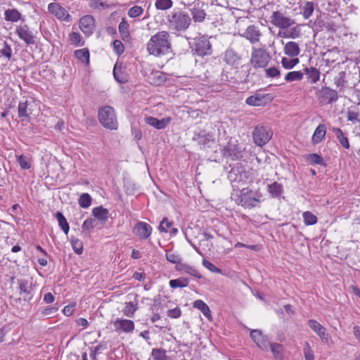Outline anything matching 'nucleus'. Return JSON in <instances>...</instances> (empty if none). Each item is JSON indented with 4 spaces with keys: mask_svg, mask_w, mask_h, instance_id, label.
Masks as SVG:
<instances>
[{
    "mask_svg": "<svg viewBox=\"0 0 360 360\" xmlns=\"http://www.w3.org/2000/svg\"><path fill=\"white\" fill-rule=\"evenodd\" d=\"M98 119L101 125L108 129L116 130L118 127L115 109L110 105H105L98 109Z\"/></svg>",
    "mask_w": 360,
    "mask_h": 360,
    "instance_id": "3",
    "label": "nucleus"
},
{
    "mask_svg": "<svg viewBox=\"0 0 360 360\" xmlns=\"http://www.w3.org/2000/svg\"><path fill=\"white\" fill-rule=\"evenodd\" d=\"M202 265L206 269H207L210 271H211L212 273H216V274H221V270L220 269H219L214 264H213L212 262H210V261H208V260H207L205 259H204L202 260Z\"/></svg>",
    "mask_w": 360,
    "mask_h": 360,
    "instance_id": "59",
    "label": "nucleus"
},
{
    "mask_svg": "<svg viewBox=\"0 0 360 360\" xmlns=\"http://www.w3.org/2000/svg\"><path fill=\"white\" fill-rule=\"evenodd\" d=\"M250 337L261 349L264 351L268 349L269 342L260 330H252L250 332Z\"/></svg>",
    "mask_w": 360,
    "mask_h": 360,
    "instance_id": "19",
    "label": "nucleus"
},
{
    "mask_svg": "<svg viewBox=\"0 0 360 360\" xmlns=\"http://www.w3.org/2000/svg\"><path fill=\"white\" fill-rule=\"evenodd\" d=\"M16 161L22 169H29L31 167L30 159L23 155H16Z\"/></svg>",
    "mask_w": 360,
    "mask_h": 360,
    "instance_id": "47",
    "label": "nucleus"
},
{
    "mask_svg": "<svg viewBox=\"0 0 360 360\" xmlns=\"http://www.w3.org/2000/svg\"><path fill=\"white\" fill-rule=\"evenodd\" d=\"M193 307L199 309L209 321H212V316L211 311L208 305L204 301L197 300L193 303Z\"/></svg>",
    "mask_w": 360,
    "mask_h": 360,
    "instance_id": "28",
    "label": "nucleus"
},
{
    "mask_svg": "<svg viewBox=\"0 0 360 360\" xmlns=\"http://www.w3.org/2000/svg\"><path fill=\"white\" fill-rule=\"evenodd\" d=\"M302 218L306 226H312L317 223L318 219L315 214L310 211L302 213Z\"/></svg>",
    "mask_w": 360,
    "mask_h": 360,
    "instance_id": "42",
    "label": "nucleus"
},
{
    "mask_svg": "<svg viewBox=\"0 0 360 360\" xmlns=\"http://www.w3.org/2000/svg\"><path fill=\"white\" fill-rule=\"evenodd\" d=\"M92 214L96 219H98L103 223H105L108 219L109 211L108 209L104 208L103 206H98L93 208Z\"/></svg>",
    "mask_w": 360,
    "mask_h": 360,
    "instance_id": "30",
    "label": "nucleus"
},
{
    "mask_svg": "<svg viewBox=\"0 0 360 360\" xmlns=\"http://www.w3.org/2000/svg\"><path fill=\"white\" fill-rule=\"evenodd\" d=\"M338 98L336 91L328 87H322L318 95V100L321 105L330 104Z\"/></svg>",
    "mask_w": 360,
    "mask_h": 360,
    "instance_id": "14",
    "label": "nucleus"
},
{
    "mask_svg": "<svg viewBox=\"0 0 360 360\" xmlns=\"http://www.w3.org/2000/svg\"><path fill=\"white\" fill-rule=\"evenodd\" d=\"M48 11L60 21L70 22L72 20L66 8L58 2L50 3L48 5Z\"/></svg>",
    "mask_w": 360,
    "mask_h": 360,
    "instance_id": "8",
    "label": "nucleus"
},
{
    "mask_svg": "<svg viewBox=\"0 0 360 360\" xmlns=\"http://www.w3.org/2000/svg\"><path fill=\"white\" fill-rule=\"evenodd\" d=\"M172 225V221H169L167 217H164L161 221L158 229L160 232H169L173 235H176L178 233V229L176 228H172L170 230Z\"/></svg>",
    "mask_w": 360,
    "mask_h": 360,
    "instance_id": "35",
    "label": "nucleus"
},
{
    "mask_svg": "<svg viewBox=\"0 0 360 360\" xmlns=\"http://www.w3.org/2000/svg\"><path fill=\"white\" fill-rule=\"evenodd\" d=\"M151 356L153 360H169L166 354V350L163 349L154 348L151 352Z\"/></svg>",
    "mask_w": 360,
    "mask_h": 360,
    "instance_id": "45",
    "label": "nucleus"
},
{
    "mask_svg": "<svg viewBox=\"0 0 360 360\" xmlns=\"http://www.w3.org/2000/svg\"><path fill=\"white\" fill-rule=\"evenodd\" d=\"M172 118L166 117L161 120L152 116H147L145 117V122L147 124L153 127L156 129H164L171 122Z\"/></svg>",
    "mask_w": 360,
    "mask_h": 360,
    "instance_id": "18",
    "label": "nucleus"
},
{
    "mask_svg": "<svg viewBox=\"0 0 360 360\" xmlns=\"http://www.w3.org/2000/svg\"><path fill=\"white\" fill-rule=\"evenodd\" d=\"M169 27L176 31H184L190 25L191 19L183 11H174L168 16Z\"/></svg>",
    "mask_w": 360,
    "mask_h": 360,
    "instance_id": "4",
    "label": "nucleus"
},
{
    "mask_svg": "<svg viewBox=\"0 0 360 360\" xmlns=\"http://www.w3.org/2000/svg\"><path fill=\"white\" fill-rule=\"evenodd\" d=\"M283 51L288 57L297 58L300 53V49L297 42L290 41L285 44Z\"/></svg>",
    "mask_w": 360,
    "mask_h": 360,
    "instance_id": "22",
    "label": "nucleus"
},
{
    "mask_svg": "<svg viewBox=\"0 0 360 360\" xmlns=\"http://www.w3.org/2000/svg\"><path fill=\"white\" fill-rule=\"evenodd\" d=\"M304 70L311 84H315L319 80L321 72L317 68L314 67L305 68Z\"/></svg>",
    "mask_w": 360,
    "mask_h": 360,
    "instance_id": "33",
    "label": "nucleus"
},
{
    "mask_svg": "<svg viewBox=\"0 0 360 360\" xmlns=\"http://www.w3.org/2000/svg\"><path fill=\"white\" fill-rule=\"evenodd\" d=\"M18 117L21 119V121H30V114L32 113L30 108H29V103L27 101L20 102L18 106Z\"/></svg>",
    "mask_w": 360,
    "mask_h": 360,
    "instance_id": "23",
    "label": "nucleus"
},
{
    "mask_svg": "<svg viewBox=\"0 0 360 360\" xmlns=\"http://www.w3.org/2000/svg\"><path fill=\"white\" fill-rule=\"evenodd\" d=\"M139 309L138 300L134 302H127L124 303V307L122 309L123 314L128 318H133L136 311Z\"/></svg>",
    "mask_w": 360,
    "mask_h": 360,
    "instance_id": "25",
    "label": "nucleus"
},
{
    "mask_svg": "<svg viewBox=\"0 0 360 360\" xmlns=\"http://www.w3.org/2000/svg\"><path fill=\"white\" fill-rule=\"evenodd\" d=\"M191 13L193 18V20L195 22H202L206 16L205 11L198 4L195 5L191 10Z\"/></svg>",
    "mask_w": 360,
    "mask_h": 360,
    "instance_id": "29",
    "label": "nucleus"
},
{
    "mask_svg": "<svg viewBox=\"0 0 360 360\" xmlns=\"http://www.w3.org/2000/svg\"><path fill=\"white\" fill-rule=\"evenodd\" d=\"M143 8L140 6H134L128 10L127 15L129 18H135L141 15Z\"/></svg>",
    "mask_w": 360,
    "mask_h": 360,
    "instance_id": "53",
    "label": "nucleus"
},
{
    "mask_svg": "<svg viewBox=\"0 0 360 360\" xmlns=\"http://www.w3.org/2000/svg\"><path fill=\"white\" fill-rule=\"evenodd\" d=\"M56 218L58 220L59 226L63 231L65 234L67 235L70 230V226H69L65 217L61 212H57L56 214Z\"/></svg>",
    "mask_w": 360,
    "mask_h": 360,
    "instance_id": "40",
    "label": "nucleus"
},
{
    "mask_svg": "<svg viewBox=\"0 0 360 360\" xmlns=\"http://www.w3.org/2000/svg\"><path fill=\"white\" fill-rule=\"evenodd\" d=\"M79 27L85 36H91L96 28L95 18L91 15H85L79 19Z\"/></svg>",
    "mask_w": 360,
    "mask_h": 360,
    "instance_id": "12",
    "label": "nucleus"
},
{
    "mask_svg": "<svg viewBox=\"0 0 360 360\" xmlns=\"http://www.w3.org/2000/svg\"><path fill=\"white\" fill-rule=\"evenodd\" d=\"M188 279L184 277L170 280L169 283V286L174 289L177 288H186L188 285Z\"/></svg>",
    "mask_w": 360,
    "mask_h": 360,
    "instance_id": "41",
    "label": "nucleus"
},
{
    "mask_svg": "<svg viewBox=\"0 0 360 360\" xmlns=\"http://www.w3.org/2000/svg\"><path fill=\"white\" fill-rule=\"evenodd\" d=\"M165 256L167 260L172 264L179 265L181 263V259L180 255L174 252L167 251Z\"/></svg>",
    "mask_w": 360,
    "mask_h": 360,
    "instance_id": "51",
    "label": "nucleus"
},
{
    "mask_svg": "<svg viewBox=\"0 0 360 360\" xmlns=\"http://www.w3.org/2000/svg\"><path fill=\"white\" fill-rule=\"evenodd\" d=\"M155 6L158 10L165 11L171 8L173 2L172 0H156Z\"/></svg>",
    "mask_w": 360,
    "mask_h": 360,
    "instance_id": "50",
    "label": "nucleus"
},
{
    "mask_svg": "<svg viewBox=\"0 0 360 360\" xmlns=\"http://www.w3.org/2000/svg\"><path fill=\"white\" fill-rule=\"evenodd\" d=\"M308 326L309 328L316 333V335L322 340H328V333L326 329L320 323L315 319H309L308 321Z\"/></svg>",
    "mask_w": 360,
    "mask_h": 360,
    "instance_id": "20",
    "label": "nucleus"
},
{
    "mask_svg": "<svg viewBox=\"0 0 360 360\" xmlns=\"http://www.w3.org/2000/svg\"><path fill=\"white\" fill-rule=\"evenodd\" d=\"M269 347L276 359L283 360L284 359V347L279 343H269Z\"/></svg>",
    "mask_w": 360,
    "mask_h": 360,
    "instance_id": "34",
    "label": "nucleus"
},
{
    "mask_svg": "<svg viewBox=\"0 0 360 360\" xmlns=\"http://www.w3.org/2000/svg\"><path fill=\"white\" fill-rule=\"evenodd\" d=\"M271 22L276 27L287 29L294 24V20L285 17L280 11H274L270 17Z\"/></svg>",
    "mask_w": 360,
    "mask_h": 360,
    "instance_id": "13",
    "label": "nucleus"
},
{
    "mask_svg": "<svg viewBox=\"0 0 360 360\" xmlns=\"http://www.w3.org/2000/svg\"><path fill=\"white\" fill-rule=\"evenodd\" d=\"M176 271H182L195 278H201L202 275L198 271V269H196L194 266L186 264H179V265H176L175 267Z\"/></svg>",
    "mask_w": 360,
    "mask_h": 360,
    "instance_id": "26",
    "label": "nucleus"
},
{
    "mask_svg": "<svg viewBox=\"0 0 360 360\" xmlns=\"http://www.w3.org/2000/svg\"><path fill=\"white\" fill-rule=\"evenodd\" d=\"M113 51L117 56H120L124 53V47L120 40H114L112 42Z\"/></svg>",
    "mask_w": 360,
    "mask_h": 360,
    "instance_id": "58",
    "label": "nucleus"
},
{
    "mask_svg": "<svg viewBox=\"0 0 360 360\" xmlns=\"http://www.w3.org/2000/svg\"><path fill=\"white\" fill-rule=\"evenodd\" d=\"M0 55L6 57L8 60L11 58L12 49L6 41L4 42L3 48L0 49Z\"/></svg>",
    "mask_w": 360,
    "mask_h": 360,
    "instance_id": "57",
    "label": "nucleus"
},
{
    "mask_svg": "<svg viewBox=\"0 0 360 360\" xmlns=\"http://www.w3.org/2000/svg\"><path fill=\"white\" fill-rule=\"evenodd\" d=\"M224 61L229 65L237 67L241 61V56L233 49H227L224 53Z\"/></svg>",
    "mask_w": 360,
    "mask_h": 360,
    "instance_id": "21",
    "label": "nucleus"
},
{
    "mask_svg": "<svg viewBox=\"0 0 360 360\" xmlns=\"http://www.w3.org/2000/svg\"><path fill=\"white\" fill-rule=\"evenodd\" d=\"M304 75L301 71H292L288 72L285 76V80L288 82L294 81H301Z\"/></svg>",
    "mask_w": 360,
    "mask_h": 360,
    "instance_id": "46",
    "label": "nucleus"
},
{
    "mask_svg": "<svg viewBox=\"0 0 360 360\" xmlns=\"http://www.w3.org/2000/svg\"><path fill=\"white\" fill-rule=\"evenodd\" d=\"M332 130L341 146L346 149H349L350 147L349 142L347 137L345 136L342 130L337 127H333Z\"/></svg>",
    "mask_w": 360,
    "mask_h": 360,
    "instance_id": "36",
    "label": "nucleus"
},
{
    "mask_svg": "<svg viewBox=\"0 0 360 360\" xmlns=\"http://www.w3.org/2000/svg\"><path fill=\"white\" fill-rule=\"evenodd\" d=\"M265 76L268 78H278L281 75V70L277 67H270L265 69Z\"/></svg>",
    "mask_w": 360,
    "mask_h": 360,
    "instance_id": "54",
    "label": "nucleus"
},
{
    "mask_svg": "<svg viewBox=\"0 0 360 360\" xmlns=\"http://www.w3.org/2000/svg\"><path fill=\"white\" fill-rule=\"evenodd\" d=\"M271 56L264 48L252 47L250 64L254 69L266 68L270 61Z\"/></svg>",
    "mask_w": 360,
    "mask_h": 360,
    "instance_id": "5",
    "label": "nucleus"
},
{
    "mask_svg": "<svg viewBox=\"0 0 360 360\" xmlns=\"http://www.w3.org/2000/svg\"><path fill=\"white\" fill-rule=\"evenodd\" d=\"M272 136V132L263 125L255 127L252 132V138L256 145L263 146L266 144Z\"/></svg>",
    "mask_w": 360,
    "mask_h": 360,
    "instance_id": "9",
    "label": "nucleus"
},
{
    "mask_svg": "<svg viewBox=\"0 0 360 360\" xmlns=\"http://www.w3.org/2000/svg\"><path fill=\"white\" fill-rule=\"evenodd\" d=\"M71 245L72 249L77 255H80L83 251V243L82 242L77 238H72L71 239Z\"/></svg>",
    "mask_w": 360,
    "mask_h": 360,
    "instance_id": "55",
    "label": "nucleus"
},
{
    "mask_svg": "<svg viewBox=\"0 0 360 360\" xmlns=\"http://www.w3.org/2000/svg\"><path fill=\"white\" fill-rule=\"evenodd\" d=\"M347 119L353 124L360 123V112L356 108H348L347 112Z\"/></svg>",
    "mask_w": 360,
    "mask_h": 360,
    "instance_id": "39",
    "label": "nucleus"
},
{
    "mask_svg": "<svg viewBox=\"0 0 360 360\" xmlns=\"http://www.w3.org/2000/svg\"><path fill=\"white\" fill-rule=\"evenodd\" d=\"M307 160L312 165H321L323 164V158L316 153L309 154L308 155Z\"/></svg>",
    "mask_w": 360,
    "mask_h": 360,
    "instance_id": "60",
    "label": "nucleus"
},
{
    "mask_svg": "<svg viewBox=\"0 0 360 360\" xmlns=\"http://www.w3.org/2000/svg\"><path fill=\"white\" fill-rule=\"evenodd\" d=\"M326 134V125L323 124H320L314 130V132L311 137V143L314 145L319 144L325 139Z\"/></svg>",
    "mask_w": 360,
    "mask_h": 360,
    "instance_id": "24",
    "label": "nucleus"
},
{
    "mask_svg": "<svg viewBox=\"0 0 360 360\" xmlns=\"http://www.w3.org/2000/svg\"><path fill=\"white\" fill-rule=\"evenodd\" d=\"M234 247L236 248H248V249H250L251 250H255V251H257V250H259V247L257 245H246V244L240 243V242L236 243L234 245Z\"/></svg>",
    "mask_w": 360,
    "mask_h": 360,
    "instance_id": "63",
    "label": "nucleus"
},
{
    "mask_svg": "<svg viewBox=\"0 0 360 360\" xmlns=\"http://www.w3.org/2000/svg\"><path fill=\"white\" fill-rule=\"evenodd\" d=\"M15 32L19 39L27 46L34 45L36 44L37 32L32 30L27 25L23 24L17 25Z\"/></svg>",
    "mask_w": 360,
    "mask_h": 360,
    "instance_id": "7",
    "label": "nucleus"
},
{
    "mask_svg": "<svg viewBox=\"0 0 360 360\" xmlns=\"http://www.w3.org/2000/svg\"><path fill=\"white\" fill-rule=\"evenodd\" d=\"M91 198L87 193H82L78 200L79 205L82 208H88L91 204Z\"/></svg>",
    "mask_w": 360,
    "mask_h": 360,
    "instance_id": "49",
    "label": "nucleus"
},
{
    "mask_svg": "<svg viewBox=\"0 0 360 360\" xmlns=\"http://www.w3.org/2000/svg\"><path fill=\"white\" fill-rule=\"evenodd\" d=\"M211 44L205 36L195 39L193 50L199 56H204L211 53Z\"/></svg>",
    "mask_w": 360,
    "mask_h": 360,
    "instance_id": "11",
    "label": "nucleus"
},
{
    "mask_svg": "<svg viewBox=\"0 0 360 360\" xmlns=\"http://www.w3.org/2000/svg\"><path fill=\"white\" fill-rule=\"evenodd\" d=\"M301 14L304 19L309 18L314 11V3L313 1H306L302 6H300Z\"/></svg>",
    "mask_w": 360,
    "mask_h": 360,
    "instance_id": "38",
    "label": "nucleus"
},
{
    "mask_svg": "<svg viewBox=\"0 0 360 360\" xmlns=\"http://www.w3.org/2000/svg\"><path fill=\"white\" fill-rule=\"evenodd\" d=\"M22 14L16 8L7 9L4 13V19L6 21L16 22L21 20Z\"/></svg>",
    "mask_w": 360,
    "mask_h": 360,
    "instance_id": "32",
    "label": "nucleus"
},
{
    "mask_svg": "<svg viewBox=\"0 0 360 360\" xmlns=\"http://www.w3.org/2000/svg\"><path fill=\"white\" fill-rule=\"evenodd\" d=\"M274 98V96L271 93L262 94L257 91L255 94L248 96L245 103L250 106H265L270 103Z\"/></svg>",
    "mask_w": 360,
    "mask_h": 360,
    "instance_id": "10",
    "label": "nucleus"
},
{
    "mask_svg": "<svg viewBox=\"0 0 360 360\" xmlns=\"http://www.w3.org/2000/svg\"><path fill=\"white\" fill-rule=\"evenodd\" d=\"M68 39L71 44L77 46L80 45L82 37L79 33L72 32L69 34Z\"/></svg>",
    "mask_w": 360,
    "mask_h": 360,
    "instance_id": "56",
    "label": "nucleus"
},
{
    "mask_svg": "<svg viewBox=\"0 0 360 360\" xmlns=\"http://www.w3.org/2000/svg\"><path fill=\"white\" fill-rule=\"evenodd\" d=\"M262 33L259 27L255 25H249L242 34V37H245L252 44L259 42Z\"/></svg>",
    "mask_w": 360,
    "mask_h": 360,
    "instance_id": "17",
    "label": "nucleus"
},
{
    "mask_svg": "<svg viewBox=\"0 0 360 360\" xmlns=\"http://www.w3.org/2000/svg\"><path fill=\"white\" fill-rule=\"evenodd\" d=\"M152 227L150 224L144 221H139L133 229V233L140 239H147L152 233Z\"/></svg>",
    "mask_w": 360,
    "mask_h": 360,
    "instance_id": "15",
    "label": "nucleus"
},
{
    "mask_svg": "<svg viewBox=\"0 0 360 360\" xmlns=\"http://www.w3.org/2000/svg\"><path fill=\"white\" fill-rule=\"evenodd\" d=\"M269 191L272 194H275L276 195H280L282 192V186L280 184L274 182L273 184L269 185Z\"/></svg>",
    "mask_w": 360,
    "mask_h": 360,
    "instance_id": "61",
    "label": "nucleus"
},
{
    "mask_svg": "<svg viewBox=\"0 0 360 360\" xmlns=\"http://www.w3.org/2000/svg\"><path fill=\"white\" fill-rule=\"evenodd\" d=\"M96 226V219L93 218H87L82 225L83 232L89 233Z\"/></svg>",
    "mask_w": 360,
    "mask_h": 360,
    "instance_id": "52",
    "label": "nucleus"
},
{
    "mask_svg": "<svg viewBox=\"0 0 360 360\" xmlns=\"http://www.w3.org/2000/svg\"><path fill=\"white\" fill-rule=\"evenodd\" d=\"M75 309V304H69L65 306L63 309V312L66 316H70L73 314Z\"/></svg>",
    "mask_w": 360,
    "mask_h": 360,
    "instance_id": "64",
    "label": "nucleus"
},
{
    "mask_svg": "<svg viewBox=\"0 0 360 360\" xmlns=\"http://www.w3.org/2000/svg\"><path fill=\"white\" fill-rule=\"evenodd\" d=\"M74 56L81 63L86 65H89L90 62V53L87 48L75 50Z\"/></svg>",
    "mask_w": 360,
    "mask_h": 360,
    "instance_id": "31",
    "label": "nucleus"
},
{
    "mask_svg": "<svg viewBox=\"0 0 360 360\" xmlns=\"http://www.w3.org/2000/svg\"><path fill=\"white\" fill-rule=\"evenodd\" d=\"M110 324L113 326L114 331L119 335L132 333L135 330L134 322L128 319L116 318L111 321Z\"/></svg>",
    "mask_w": 360,
    "mask_h": 360,
    "instance_id": "6",
    "label": "nucleus"
},
{
    "mask_svg": "<svg viewBox=\"0 0 360 360\" xmlns=\"http://www.w3.org/2000/svg\"><path fill=\"white\" fill-rule=\"evenodd\" d=\"M281 65L282 67L285 70L292 69L295 66H296L299 63L300 60L298 58H292L291 59H288L286 57H283L281 58Z\"/></svg>",
    "mask_w": 360,
    "mask_h": 360,
    "instance_id": "43",
    "label": "nucleus"
},
{
    "mask_svg": "<svg viewBox=\"0 0 360 360\" xmlns=\"http://www.w3.org/2000/svg\"><path fill=\"white\" fill-rule=\"evenodd\" d=\"M18 289L20 291V295L26 300L30 295L32 291V284L25 279L18 280Z\"/></svg>",
    "mask_w": 360,
    "mask_h": 360,
    "instance_id": "27",
    "label": "nucleus"
},
{
    "mask_svg": "<svg viewBox=\"0 0 360 360\" xmlns=\"http://www.w3.org/2000/svg\"><path fill=\"white\" fill-rule=\"evenodd\" d=\"M118 30L123 40H126L129 38V24L127 21L126 18H122L121 22H120L118 26Z\"/></svg>",
    "mask_w": 360,
    "mask_h": 360,
    "instance_id": "37",
    "label": "nucleus"
},
{
    "mask_svg": "<svg viewBox=\"0 0 360 360\" xmlns=\"http://www.w3.org/2000/svg\"><path fill=\"white\" fill-rule=\"evenodd\" d=\"M262 195L249 187L235 191L231 195L235 202L245 209H252L260 203Z\"/></svg>",
    "mask_w": 360,
    "mask_h": 360,
    "instance_id": "2",
    "label": "nucleus"
},
{
    "mask_svg": "<svg viewBox=\"0 0 360 360\" xmlns=\"http://www.w3.org/2000/svg\"><path fill=\"white\" fill-rule=\"evenodd\" d=\"M172 49L171 37L167 31H159L152 35L146 44L150 55L160 57L169 53Z\"/></svg>",
    "mask_w": 360,
    "mask_h": 360,
    "instance_id": "1",
    "label": "nucleus"
},
{
    "mask_svg": "<svg viewBox=\"0 0 360 360\" xmlns=\"http://www.w3.org/2000/svg\"><path fill=\"white\" fill-rule=\"evenodd\" d=\"M167 315L171 319H178L181 316V310L179 307L174 309H169L167 311Z\"/></svg>",
    "mask_w": 360,
    "mask_h": 360,
    "instance_id": "62",
    "label": "nucleus"
},
{
    "mask_svg": "<svg viewBox=\"0 0 360 360\" xmlns=\"http://www.w3.org/2000/svg\"><path fill=\"white\" fill-rule=\"evenodd\" d=\"M223 155L232 160H238L243 158V149L238 145L228 143L224 148Z\"/></svg>",
    "mask_w": 360,
    "mask_h": 360,
    "instance_id": "16",
    "label": "nucleus"
},
{
    "mask_svg": "<svg viewBox=\"0 0 360 360\" xmlns=\"http://www.w3.org/2000/svg\"><path fill=\"white\" fill-rule=\"evenodd\" d=\"M113 75L115 79L120 83H125L127 81L126 75L122 70L121 66L116 63L113 68Z\"/></svg>",
    "mask_w": 360,
    "mask_h": 360,
    "instance_id": "44",
    "label": "nucleus"
},
{
    "mask_svg": "<svg viewBox=\"0 0 360 360\" xmlns=\"http://www.w3.org/2000/svg\"><path fill=\"white\" fill-rule=\"evenodd\" d=\"M304 360H315L314 352L308 342H304L303 348Z\"/></svg>",
    "mask_w": 360,
    "mask_h": 360,
    "instance_id": "48",
    "label": "nucleus"
}]
</instances>
